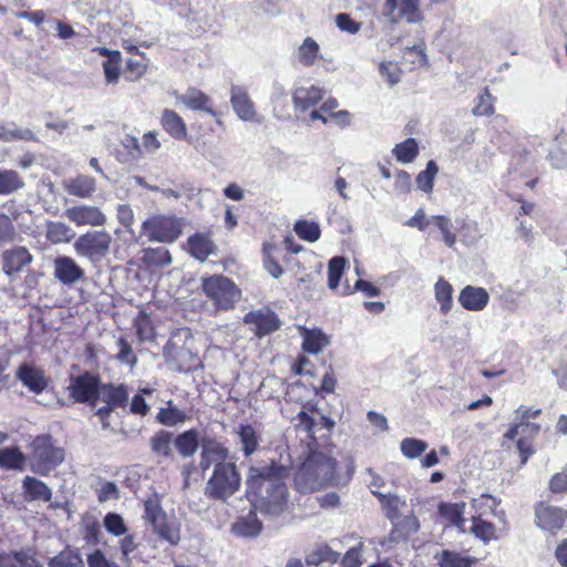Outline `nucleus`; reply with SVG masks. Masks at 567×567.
Instances as JSON below:
<instances>
[{"mask_svg":"<svg viewBox=\"0 0 567 567\" xmlns=\"http://www.w3.org/2000/svg\"><path fill=\"white\" fill-rule=\"evenodd\" d=\"M382 78L389 85L393 86L401 80V71L399 66L392 62H382L379 66Z\"/></svg>","mask_w":567,"mask_h":567,"instance_id":"obj_64","label":"nucleus"},{"mask_svg":"<svg viewBox=\"0 0 567 567\" xmlns=\"http://www.w3.org/2000/svg\"><path fill=\"white\" fill-rule=\"evenodd\" d=\"M187 250L194 258L204 261L215 252V245L207 235L197 233L188 238Z\"/></svg>","mask_w":567,"mask_h":567,"instance_id":"obj_29","label":"nucleus"},{"mask_svg":"<svg viewBox=\"0 0 567 567\" xmlns=\"http://www.w3.org/2000/svg\"><path fill=\"white\" fill-rule=\"evenodd\" d=\"M362 542L346 551L343 557L341 558L342 567H361L363 564L362 560Z\"/></svg>","mask_w":567,"mask_h":567,"instance_id":"obj_62","label":"nucleus"},{"mask_svg":"<svg viewBox=\"0 0 567 567\" xmlns=\"http://www.w3.org/2000/svg\"><path fill=\"white\" fill-rule=\"evenodd\" d=\"M161 124L165 132L175 140H185L187 127L184 120L173 110L162 112Z\"/></svg>","mask_w":567,"mask_h":567,"instance_id":"obj_28","label":"nucleus"},{"mask_svg":"<svg viewBox=\"0 0 567 567\" xmlns=\"http://www.w3.org/2000/svg\"><path fill=\"white\" fill-rule=\"evenodd\" d=\"M0 567H38V561L24 550L0 554Z\"/></svg>","mask_w":567,"mask_h":567,"instance_id":"obj_43","label":"nucleus"},{"mask_svg":"<svg viewBox=\"0 0 567 567\" xmlns=\"http://www.w3.org/2000/svg\"><path fill=\"white\" fill-rule=\"evenodd\" d=\"M435 300L440 305V311L447 315L453 307V287L444 278H439L434 285Z\"/></svg>","mask_w":567,"mask_h":567,"instance_id":"obj_40","label":"nucleus"},{"mask_svg":"<svg viewBox=\"0 0 567 567\" xmlns=\"http://www.w3.org/2000/svg\"><path fill=\"white\" fill-rule=\"evenodd\" d=\"M1 259L2 271L8 276H12L14 274L21 272L25 266L30 265L33 260V257L28 248L23 246H17L11 249H6L1 254Z\"/></svg>","mask_w":567,"mask_h":567,"instance_id":"obj_13","label":"nucleus"},{"mask_svg":"<svg viewBox=\"0 0 567 567\" xmlns=\"http://www.w3.org/2000/svg\"><path fill=\"white\" fill-rule=\"evenodd\" d=\"M17 378L33 393H41L48 385L44 371L34 364H21L17 370Z\"/></svg>","mask_w":567,"mask_h":567,"instance_id":"obj_16","label":"nucleus"},{"mask_svg":"<svg viewBox=\"0 0 567 567\" xmlns=\"http://www.w3.org/2000/svg\"><path fill=\"white\" fill-rule=\"evenodd\" d=\"M372 494L378 497L385 516L395 523L402 515V509L406 506V501L396 494H384L380 491L372 489Z\"/></svg>","mask_w":567,"mask_h":567,"instance_id":"obj_26","label":"nucleus"},{"mask_svg":"<svg viewBox=\"0 0 567 567\" xmlns=\"http://www.w3.org/2000/svg\"><path fill=\"white\" fill-rule=\"evenodd\" d=\"M45 237L54 245L68 244L75 238V231L62 221H49L45 228Z\"/></svg>","mask_w":567,"mask_h":567,"instance_id":"obj_35","label":"nucleus"},{"mask_svg":"<svg viewBox=\"0 0 567 567\" xmlns=\"http://www.w3.org/2000/svg\"><path fill=\"white\" fill-rule=\"evenodd\" d=\"M22 176L13 169L0 168V195H11L24 187Z\"/></svg>","mask_w":567,"mask_h":567,"instance_id":"obj_39","label":"nucleus"},{"mask_svg":"<svg viewBox=\"0 0 567 567\" xmlns=\"http://www.w3.org/2000/svg\"><path fill=\"white\" fill-rule=\"evenodd\" d=\"M473 112L476 116H486L494 113V97L489 92L485 91L477 97Z\"/></svg>","mask_w":567,"mask_h":567,"instance_id":"obj_63","label":"nucleus"},{"mask_svg":"<svg viewBox=\"0 0 567 567\" xmlns=\"http://www.w3.org/2000/svg\"><path fill=\"white\" fill-rule=\"evenodd\" d=\"M261 530V523L255 512H250L246 517L240 518L233 526V532L243 537L257 536Z\"/></svg>","mask_w":567,"mask_h":567,"instance_id":"obj_41","label":"nucleus"},{"mask_svg":"<svg viewBox=\"0 0 567 567\" xmlns=\"http://www.w3.org/2000/svg\"><path fill=\"white\" fill-rule=\"evenodd\" d=\"M439 513L450 524L455 526L461 533L466 532V520L464 518L465 503H441L439 506Z\"/></svg>","mask_w":567,"mask_h":567,"instance_id":"obj_30","label":"nucleus"},{"mask_svg":"<svg viewBox=\"0 0 567 567\" xmlns=\"http://www.w3.org/2000/svg\"><path fill=\"white\" fill-rule=\"evenodd\" d=\"M241 450L245 456L252 455L259 446V433L251 424H240L236 429Z\"/></svg>","mask_w":567,"mask_h":567,"instance_id":"obj_33","label":"nucleus"},{"mask_svg":"<svg viewBox=\"0 0 567 567\" xmlns=\"http://www.w3.org/2000/svg\"><path fill=\"white\" fill-rule=\"evenodd\" d=\"M320 58V47L316 40L307 37L296 52L297 61L303 66H312Z\"/></svg>","mask_w":567,"mask_h":567,"instance_id":"obj_36","label":"nucleus"},{"mask_svg":"<svg viewBox=\"0 0 567 567\" xmlns=\"http://www.w3.org/2000/svg\"><path fill=\"white\" fill-rule=\"evenodd\" d=\"M489 301V295L483 287L465 286L460 295V305L468 311H482Z\"/></svg>","mask_w":567,"mask_h":567,"instance_id":"obj_18","label":"nucleus"},{"mask_svg":"<svg viewBox=\"0 0 567 567\" xmlns=\"http://www.w3.org/2000/svg\"><path fill=\"white\" fill-rule=\"evenodd\" d=\"M295 422V426L298 430L305 431L311 439H315V433L318 427L330 431L336 424L333 420L321 414L317 408H311L309 412L300 411Z\"/></svg>","mask_w":567,"mask_h":567,"instance_id":"obj_11","label":"nucleus"},{"mask_svg":"<svg viewBox=\"0 0 567 567\" xmlns=\"http://www.w3.org/2000/svg\"><path fill=\"white\" fill-rule=\"evenodd\" d=\"M145 518L153 525L158 519H164L166 513L163 511L159 499L155 497L147 498L144 502Z\"/></svg>","mask_w":567,"mask_h":567,"instance_id":"obj_60","label":"nucleus"},{"mask_svg":"<svg viewBox=\"0 0 567 567\" xmlns=\"http://www.w3.org/2000/svg\"><path fill=\"white\" fill-rule=\"evenodd\" d=\"M198 432L196 430H188L179 434L175 439V446L183 457H189L195 454L198 449Z\"/></svg>","mask_w":567,"mask_h":567,"instance_id":"obj_42","label":"nucleus"},{"mask_svg":"<svg viewBox=\"0 0 567 567\" xmlns=\"http://www.w3.org/2000/svg\"><path fill=\"white\" fill-rule=\"evenodd\" d=\"M337 462L322 452H312L296 473L295 484L301 493L313 492L338 483Z\"/></svg>","mask_w":567,"mask_h":567,"instance_id":"obj_2","label":"nucleus"},{"mask_svg":"<svg viewBox=\"0 0 567 567\" xmlns=\"http://www.w3.org/2000/svg\"><path fill=\"white\" fill-rule=\"evenodd\" d=\"M176 102L193 111L205 112L214 117L218 115L213 109L212 99L197 87H188L185 93L176 96Z\"/></svg>","mask_w":567,"mask_h":567,"instance_id":"obj_15","label":"nucleus"},{"mask_svg":"<svg viewBox=\"0 0 567 567\" xmlns=\"http://www.w3.org/2000/svg\"><path fill=\"white\" fill-rule=\"evenodd\" d=\"M116 159L123 164H132L143 156L141 143L135 136L125 135L115 152Z\"/></svg>","mask_w":567,"mask_h":567,"instance_id":"obj_27","label":"nucleus"},{"mask_svg":"<svg viewBox=\"0 0 567 567\" xmlns=\"http://www.w3.org/2000/svg\"><path fill=\"white\" fill-rule=\"evenodd\" d=\"M112 243L111 234L105 230H95L79 236L73 248L78 256L96 264L109 255Z\"/></svg>","mask_w":567,"mask_h":567,"instance_id":"obj_7","label":"nucleus"},{"mask_svg":"<svg viewBox=\"0 0 567 567\" xmlns=\"http://www.w3.org/2000/svg\"><path fill=\"white\" fill-rule=\"evenodd\" d=\"M142 261L147 266L164 267L172 262V256L165 247L146 248L143 250Z\"/></svg>","mask_w":567,"mask_h":567,"instance_id":"obj_47","label":"nucleus"},{"mask_svg":"<svg viewBox=\"0 0 567 567\" xmlns=\"http://www.w3.org/2000/svg\"><path fill=\"white\" fill-rule=\"evenodd\" d=\"M54 276L64 285H71L84 277L83 269L71 257H59L54 260Z\"/></svg>","mask_w":567,"mask_h":567,"instance_id":"obj_20","label":"nucleus"},{"mask_svg":"<svg viewBox=\"0 0 567 567\" xmlns=\"http://www.w3.org/2000/svg\"><path fill=\"white\" fill-rule=\"evenodd\" d=\"M431 220L435 224V226L441 230L443 235V240L446 246L453 247L456 243V236L451 230V221L446 216L435 215L431 217Z\"/></svg>","mask_w":567,"mask_h":567,"instance_id":"obj_58","label":"nucleus"},{"mask_svg":"<svg viewBox=\"0 0 567 567\" xmlns=\"http://www.w3.org/2000/svg\"><path fill=\"white\" fill-rule=\"evenodd\" d=\"M437 559L440 567H472L476 561L473 557L462 556L451 550H443Z\"/></svg>","mask_w":567,"mask_h":567,"instance_id":"obj_50","label":"nucleus"},{"mask_svg":"<svg viewBox=\"0 0 567 567\" xmlns=\"http://www.w3.org/2000/svg\"><path fill=\"white\" fill-rule=\"evenodd\" d=\"M230 103L237 114L243 121H254L256 111L254 103L250 100L247 90L240 85H233L230 89Z\"/></svg>","mask_w":567,"mask_h":567,"instance_id":"obj_17","label":"nucleus"},{"mask_svg":"<svg viewBox=\"0 0 567 567\" xmlns=\"http://www.w3.org/2000/svg\"><path fill=\"white\" fill-rule=\"evenodd\" d=\"M102 400L106 404H111V406L120 408L127 403L130 391L126 385H103L102 386Z\"/></svg>","mask_w":567,"mask_h":567,"instance_id":"obj_37","label":"nucleus"},{"mask_svg":"<svg viewBox=\"0 0 567 567\" xmlns=\"http://www.w3.org/2000/svg\"><path fill=\"white\" fill-rule=\"evenodd\" d=\"M293 230L300 239L309 243L317 241L321 235L319 225L308 220H298L295 224Z\"/></svg>","mask_w":567,"mask_h":567,"instance_id":"obj_52","label":"nucleus"},{"mask_svg":"<svg viewBox=\"0 0 567 567\" xmlns=\"http://www.w3.org/2000/svg\"><path fill=\"white\" fill-rule=\"evenodd\" d=\"M103 526L109 534L115 537H121L128 532L123 517L117 513H107L103 518Z\"/></svg>","mask_w":567,"mask_h":567,"instance_id":"obj_54","label":"nucleus"},{"mask_svg":"<svg viewBox=\"0 0 567 567\" xmlns=\"http://www.w3.org/2000/svg\"><path fill=\"white\" fill-rule=\"evenodd\" d=\"M68 194L79 198H90L96 190V182L87 175H78L63 182Z\"/></svg>","mask_w":567,"mask_h":567,"instance_id":"obj_25","label":"nucleus"},{"mask_svg":"<svg viewBox=\"0 0 567 567\" xmlns=\"http://www.w3.org/2000/svg\"><path fill=\"white\" fill-rule=\"evenodd\" d=\"M147 65L142 60L128 59L124 69V78L130 82L140 80L146 72Z\"/></svg>","mask_w":567,"mask_h":567,"instance_id":"obj_61","label":"nucleus"},{"mask_svg":"<svg viewBox=\"0 0 567 567\" xmlns=\"http://www.w3.org/2000/svg\"><path fill=\"white\" fill-rule=\"evenodd\" d=\"M172 434L166 431L155 433L151 439L152 451L159 456H169L172 452Z\"/></svg>","mask_w":567,"mask_h":567,"instance_id":"obj_53","label":"nucleus"},{"mask_svg":"<svg viewBox=\"0 0 567 567\" xmlns=\"http://www.w3.org/2000/svg\"><path fill=\"white\" fill-rule=\"evenodd\" d=\"M383 12L393 23L402 20L408 23H419L423 20L419 0H386Z\"/></svg>","mask_w":567,"mask_h":567,"instance_id":"obj_8","label":"nucleus"},{"mask_svg":"<svg viewBox=\"0 0 567 567\" xmlns=\"http://www.w3.org/2000/svg\"><path fill=\"white\" fill-rule=\"evenodd\" d=\"M22 487L24 491V498L27 501L49 502L52 498L51 488L45 483L35 477L25 476L22 482Z\"/></svg>","mask_w":567,"mask_h":567,"instance_id":"obj_32","label":"nucleus"},{"mask_svg":"<svg viewBox=\"0 0 567 567\" xmlns=\"http://www.w3.org/2000/svg\"><path fill=\"white\" fill-rule=\"evenodd\" d=\"M471 533L484 544L499 538L496 527L480 516H472Z\"/></svg>","mask_w":567,"mask_h":567,"instance_id":"obj_38","label":"nucleus"},{"mask_svg":"<svg viewBox=\"0 0 567 567\" xmlns=\"http://www.w3.org/2000/svg\"><path fill=\"white\" fill-rule=\"evenodd\" d=\"M17 230L13 225V218L6 214H0V246L16 240Z\"/></svg>","mask_w":567,"mask_h":567,"instance_id":"obj_59","label":"nucleus"},{"mask_svg":"<svg viewBox=\"0 0 567 567\" xmlns=\"http://www.w3.org/2000/svg\"><path fill=\"white\" fill-rule=\"evenodd\" d=\"M25 457L19 447L0 450V467L6 470H23Z\"/></svg>","mask_w":567,"mask_h":567,"instance_id":"obj_45","label":"nucleus"},{"mask_svg":"<svg viewBox=\"0 0 567 567\" xmlns=\"http://www.w3.org/2000/svg\"><path fill=\"white\" fill-rule=\"evenodd\" d=\"M297 329L302 338V350L307 353L318 354L329 344V338L320 329L305 326H298Z\"/></svg>","mask_w":567,"mask_h":567,"instance_id":"obj_24","label":"nucleus"},{"mask_svg":"<svg viewBox=\"0 0 567 567\" xmlns=\"http://www.w3.org/2000/svg\"><path fill=\"white\" fill-rule=\"evenodd\" d=\"M392 153L398 162L409 164L414 161L419 154V145L415 138L410 137L396 144Z\"/></svg>","mask_w":567,"mask_h":567,"instance_id":"obj_44","label":"nucleus"},{"mask_svg":"<svg viewBox=\"0 0 567 567\" xmlns=\"http://www.w3.org/2000/svg\"><path fill=\"white\" fill-rule=\"evenodd\" d=\"M152 526L154 532L168 544L176 545L181 540V526L175 518L166 515L164 519L157 518Z\"/></svg>","mask_w":567,"mask_h":567,"instance_id":"obj_31","label":"nucleus"},{"mask_svg":"<svg viewBox=\"0 0 567 567\" xmlns=\"http://www.w3.org/2000/svg\"><path fill=\"white\" fill-rule=\"evenodd\" d=\"M245 323L254 327L257 336H266L279 329L280 321L277 315L269 309H259L248 312L244 318Z\"/></svg>","mask_w":567,"mask_h":567,"instance_id":"obj_12","label":"nucleus"},{"mask_svg":"<svg viewBox=\"0 0 567 567\" xmlns=\"http://www.w3.org/2000/svg\"><path fill=\"white\" fill-rule=\"evenodd\" d=\"M69 391L76 402L94 404L99 398V380L94 375L85 373L71 381Z\"/></svg>","mask_w":567,"mask_h":567,"instance_id":"obj_10","label":"nucleus"},{"mask_svg":"<svg viewBox=\"0 0 567 567\" xmlns=\"http://www.w3.org/2000/svg\"><path fill=\"white\" fill-rule=\"evenodd\" d=\"M278 247L271 243H265L262 247L264 267L272 278H279L282 275V267L279 265L275 255Z\"/></svg>","mask_w":567,"mask_h":567,"instance_id":"obj_49","label":"nucleus"},{"mask_svg":"<svg viewBox=\"0 0 567 567\" xmlns=\"http://www.w3.org/2000/svg\"><path fill=\"white\" fill-rule=\"evenodd\" d=\"M64 216L76 226L99 227L106 224L105 214L96 206L79 205L64 210Z\"/></svg>","mask_w":567,"mask_h":567,"instance_id":"obj_9","label":"nucleus"},{"mask_svg":"<svg viewBox=\"0 0 567 567\" xmlns=\"http://www.w3.org/2000/svg\"><path fill=\"white\" fill-rule=\"evenodd\" d=\"M31 449L32 468L41 475L55 468L64 460L63 449L55 446L51 436H37L31 443Z\"/></svg>","mask_w":567,"mask_h":567,"instance_id":"obj_6","label":"nucleus"},{"mask_svg":"<svg viewBox=\"0 0 567 567\" xmlns=\"http://www.w3.org/2000/svg\"><path fill=\"white\" fill-rule=\"evenodd\" d=\"M288 474L287 466L275 462L249 468L246 493L256 511L269 515H278L285 511L288 502L285 480Z\"/></svg>","mask_w":567,"mask_h":567,"instance_id":"obj_1","label":"nucleus"},{"mask_svg":"<svg viewBox=\"0 0 567 567\" xmlns=\"http://www.w3.org/2000/svg\"><path fill=\"white\" fill-rule=\"evenodd\" d=\"M188 419L187 413L173 405L172 401L168 402L167 408L159 409L157 413L158 422L166 426H175L179 423H184Z\"/></svg>","mask_w":567,"mask_h":567,"instance_id":"obj_46","label":"nucleus"},{"mask_svg":"<svg viewBox=\"0 0 567 567\" xmlns=\"http://www.w3.org/2000/svg\"><path fill=\"white\" fill-rule=\"evenodd\" d=\"M346 266L343 257H333L328 265V287L337 290Z\"/></svg>","mask_w":567,"mask_h":567,"instance_id":"obj_55","label":"nucleus"},{"mask_svg":"<svg viewBox=\"0 0 567 567\" xmlns=\"http://www.w3.org/2000/svg\"><path fill=\"white\" fill-rule=\"evenodd\" d=\"M163 352L166 361L178 371L192 370L194 361H196L195 355L190 351L177 347L174 340H169L165 344Z\"/></svg>","mask_w":567,"mask_h":567,"instance_id":"obj_19","label":"nucleus"},{"mask_svg":"<svg viewBox=\"0 0 567 567\" xmlns=\"http://www.w3.org/2000/svg\"><path fill=\"white\" fill-rule=\"evenodd\" d=\"M134 327L141 341H152L155 338V328L144 310H141L134 319Z\"/></svg>","mask_w":567,"mask_h":567,"instance_id":"obj_51","label":"nucleus"},{"mask_svg":"<svg viewBox=\"0 0 567 567\" xmlns=\"http://www.w3.org/2000/svg\"><path fill=\"white\" fill-rule=\"evenodd\" d=\"M184 220L173 215L154 214L148 216L141 226L140 237L148 241L172 244L182 235Z\"/></svg>","mask_w":567,"mask_h":567,"instance_id":"obj_3","label":"nucleus"},{"mask_svg":"<svg viewBox=\"0 0 567 567\" xmlns=\"http://www.w3.org/2000/svg\"><path fill=\"white\" fill-rule=\"evenodd\" d=\"M34 140V133L28 127H20L14 122L0 123V141L2 142L11 143Z\"/></svg>","mask_w":567,"mask_h":567,"instance_id":"obj_34","label":"nucleus"},{"mask_svg":"<svg viewBox=\"0 0 567 567\" xmlns=\"http://www.w3.org/2000/svg\"><path fill=\"white\" fill-rule=\"evenodd\" d=\"M471 504L472 507L475 509V514L473 516L483 517L484 515L491 513L504 525L503 530L507 532L508 526L505 511L497 509L499 505V499L489 494H482L481 496L473 498Z\"/></svg>","mask_w":567,"mask_h":567,"instance_id":"obj_22","label":"nucleus"},{"mask_svg":"<svg viewBox=\"0 0 567 567\" xmlns=\"http://www.w3.org/2000/svg\"><path fill=\"white\" fill-rule=\"evenodd\" d=\"M228 450L218 443H208L203 446L200 453L199 466L203 471L208 470L210 466L214 468L227 466L231 462H227Z\"/></svg>","mask_w":567,"mask_h":567,"instance_id":"obj_23","label":"nucleus"},{"mask_svg":"<svg viewBox=\"0 0 567 567\" xmlns=\"http://www.w3.org/2000/svg\"><path fill=\"white\" fill-rule=\"evenodd\" d=\"M48 565L49 567H82L83 559L78 550L66 548L52 557Z\"/></svg>","mask_w":567,"mask_h":567,"instance_id":"obj_48","label":"nucleus"},{"mask_svg":"<svg viewBox=\"0 0 567 567\" xmlns=\"http://www.w3.org/2000/svg\"><path fill=\"white\" fill-rule=\"evenodd\" d=\"M427 449V443L414 439V437H408L401 441L400 450L402 454L408 458H416L420 455H422Z\"/></svg>","mask_w":567,"mask_h":567,"instance_id":"obj_56","label":"nucleus"},{"mask_svg":"<svg viewBox=\"0 0 567 567\" xmlns=\"http://www.w3.org/2000/svg\"><path fill=\"white\" fill-rule=\"evenodd\" d=\"M567 519V511L559 507L539 505L536 508V524L544 530L556 532L564 526Z\"/></svg>","mask_w":567,"mask_h":567,"instance_id":"obj_14","label":"nucleus"},{"mask_svg":"<svg viewBox=\"0 0 567 567\" xmlns=\"http://www.w3.org/2000/svg\"><path fill=\"white\" fill-rule=\"evenodd\" d=\"M240 487V475L234 463L214 468L205 486V495L213 499L225 501Z\"/></svg>","mask_w":567,"mask_h":567,"instance_id":"obj_5","label":"nucleus"},{"mask_svg":"<svg viewBox=\"0 0 567 567\" xmlns=\"http://www.w3.org/2000/svg\"><path fill=\"white\" fill-rule=\"evenodd\" d=\"M323 95V89L318 85L298 86L292 93L295 110L305 112L319 103Z\"/></svg>","mask_w":567,"mask_h":567,"instance_id":"obj_21","label":"nucleus"},{"mask_svg":"<svg viewBox=\"0 0 567 567\" xmlns=\"http://www.w3.org/2000/svg\"><path fill=\"white\" fill-rule=\"evenodd\" d=\"M202 287L207 298L221 310L234 308L240 299L239 288L229 278L221 275L203 279Z\"/></svg>","mask_w":567,"mask_h":567,"instance_id":"obj_4","label":"nucleus"},{"mask_svg":"<svg viewBox=\"0 0 567 567\" xmlns=\"http://www.w3.org/2000/svg\"><path fill=\"white\" fill-rule=\"evenodd\" d=\"M436 174L437 166L433 161H430L426 165V168L420 172L416 176L417 188L425 193L432 192Z\"/></svg>","mask_w":567,"mask_h":567,"instance_id":"obj_57","label":"nucleus"}]
</instances>
